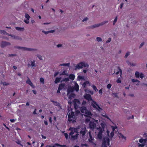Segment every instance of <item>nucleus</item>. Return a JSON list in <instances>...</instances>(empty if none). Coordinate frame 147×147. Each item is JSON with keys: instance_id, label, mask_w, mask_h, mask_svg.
I'll list each match as a JSON object with an SVG mask.
<instances>
[{"instance_id": "1", "label": "nucleus", "mask_w": 147, "mask_h": 147, "mask_svg": "<svg viewBox=\"0 0 147 147\" xmlns=\"http://www.w3.org/2000/svg\"><path fill=\"white\" fill-rule=\"evenodd\" d=\"M89 125L90 128L92 130L95 128L98 130V132L96 138L100 140H102V133L104 131V128L106 126L105 123L104 122H102L100 124V126H97L94 121H91L90 122Z\"/></svg>"}, {"instance_id": "2", "label": "nucleus", "mask_w": 147, "mask_h": 147, "mask_svg": "<svg viewBox=\"0 0 147 147\" xmlns=\"http://www.w3.org/2000/svg\"><path fill=\"white\" fill-rule=\"evenodd\" d=\"M69 130L71 131L69 134V138L73 140L76 139L79 134L77 132L78 131L77 127L76 128L70 127Z\"/></svg>"}, {"instance_id": "3", "label": "nucleus", "mask_w": 147, "mask_h": 147, "mask_svg": "<svg viewBox=\"0 0 147 147\" xmlns=\"http://www.w3.org/2000/svg\"><path fill=\"white\" fill-rule=\"evenodd\" d=\"M107 136L104 137L102 140V142L101 145V147H108L109 145V131H107Z\"/></svg>"}, {"instance_id": "4", "label": "nucleus", "mask_w": 147, "mask_h": 147, "mask_svg": "<svg viewBox=\"0 0 147 147\" xmlns=\"http://www.w3.org/2000/svg\"><path fill=\"white\" fill-rule=\"evenodd\" d=\"M108 22V21H105L99 24H95L93 25L88 26L86 28V29H93L95 28H97L102 26L105 24L107 23Z\"/></svg>"}, {"instance_id": "5", "label": "nucleus", "mask_w": 147, "mask_h": 147, "mask_svg": "<svg viewBox=\"0 0 147 147\" xmlns=\"http://www.w3.org/2000/svg\"><path fill=\"white\" fill-rule=\"evenodd\" d=\"M89 67V65L87 63L84 62H80L77 65L75 66V70H77L78 69H80L84 67Z\"/></svg>"}, {"instance_id": "6", "label": "nucleus", "mask_w": 147, "mask_h": 147, "mask_svg": "<svg viewBox=\"0 0 147 147\" xmlns=\"http://www.w3.org/2000/svg\"><path fill=\"white\" fill-rule=\"evenodd\" d=\"M80 129V134L82 137H83L86 133V127L85 125H82L78 126L77 127V130Z\"/></svg>"}, {"instance_id": "7", "label": "nucleus", "mask_w": 147, "mask_h": 147, "mask_svg": "<svg viewBox=\"0 0 147 147\" xmlns=\"http://www.w3.org/2000/svg\"><path fill=\"white\" fill-rule=\"evenodd\" d=\"M80 109L81 112L83 113L84 115L90 117L92 115L91 112L88 111L85 107H80Z\"/></svg>"}, {"instance_id": "8", "label": "nucleus", "mask_w": 147, "mask_h": 147, "mask_svg": "<svg viewBox=\"0 0 147 147\" xmlns=\"http://www.w3.org/2000/svg\"><path fill=\"white\" fill-rule=\"evenodd\" d=\"M71 111L69 110L68 113V120L69 121H72V118L74 119L75 118V116L74 112L72 111V109H71Z\"/></svg>"}, {"instance_id": "9", "label": "nucleus", "mask_w": 147, "mask_h": 147, "mask_svg": "<svg viewBox=\"0 0 147 147\" xmlns=\"http://www.w3.org/2000/svg\"><path fill=\"white\" fill-rule=\"evenodd\" d=\"M73 103L75 109H77L78 108L80 107V102L79 100L76 99H74Z\"/></svg>"}, {"instance_id": "10", "label": "nucleus", "mask_w": 147, "mask_h": 147, "mask_svg": "<svg viewBox=\"0 0 147 147\" xmlns=\"http://www.w3.org/2000/svg\"><path fill=\"white\" fill-rule=\"evenodd\" d=\"M91 105L94 109L97 110L99 111L102 110V109L97 104L96 102L93 100L92 101Z\"/></svg>"}, {"instance_id": "11", "label": "nucleus", "mask_w": 147, "mask_h": 147, "mask_svg": "<svg viewBox=\"0 0 147 147\" xmlns=\"http://www.w3.org/2000/svg\"><path fill=\"white\" fill-rule=\"evenodd\" d=\"M89 135L88 139L89 142L92 144V145L95 146L96 144L94 142V138L92 137V136L91 134L90 131L89 132Z\"/></svg>"}, {"instance_id": "12", "label": "nucleus", "mask_w": 147, "mask_h": 147, "mask_svg": "<svg viewBox=\"0 0 147 147\" xmlns=\"http://www.w3.org/2000/svg\"><path fill=\"white\" fill-rule=\"evenodd\" d=\"M74 89L72 88H69L67 89V95L69 96V98H70L71 97H74L75 95L74 94H72V93L73 92Z\"/></svg>"}, {"instance_id": "13", "label": "nucleus", "mask_w": 147, "mask_h": 147, "mask_svg": "<svg viewBox=\"0 0 147 147\" xmlns=\"http://www.w3.org/2000/svg\"><path fill=\"white\" fill-rule=\"evenodd\" d=\"M11 45V43L9 42L2 41L1 42L0 46L1 48H3L6 46H10Z\"/></svg>"}, {"instance_id": "14", "label": "nucleus", "mask_w": 147, "mask_h": 147, "mask_svg": "<svg viewBox=\"0 0 147 147\" xmlns=\"http://www.w3.org/2000/svg\"><path fill=\"white\" fill-rule=\"evenodd\" d=\"M84 97L86 99L88 100L89 102L90 101H92L93 100L91 95L87 93L85 94L84 96Z\"/></svg>"}, {"instance_id": "15", "label": "nucleus", "mask_w": 147, "mask_h": 147, "mask_svg": "<svg viewBox=\"0 0 147 147\" xmlns=\"http://www.w3.org/2000/svg\"><path fill=\"white\" fill-rule=\"evenodd\" d=\"M28 67H30L32 68L33 67H35L36 66L35 61L34 60L30 61L28 63Z\"/></svg>"}, {"instance_id": "16", "label": "nucleus", "mask_w": 147, "mask_h": 147, "mask_svg": "<svg viewBox=\"0 0 147 147\" xmlns=\"http://www.w3.org/2000/svg\"><path fill=\"white\" fill-rule=\"evenodd\" d=\"M13 39L15 40H22V38L20 36H16L13 34L11 36Z\"/></svg>"}, {"instance_id": "17", "label": "nucleus", "mask_w": 147, "mask_h": 147, "mask_svg": "<svg viewBox=\"0 0 147 147\" xmlns=\"http://www.w3.org/2000/svg\"><path fill=\"white\" fill-rule=\"evenodd\" d=\"M118 136L119 138L123 141H125L126 140V137L121 133H119Z\"/></svg>"}, {"instance_id": "18", "label": "nucleus", "mask_w": 147, "mask_h": 147, "mask_svg": "<svg viewBox=\"0 0 147 147\" xmlns=\"http://www.w3.org/2000/svg\"><path fill=\"white\" fill-rule=\"evenodd\" d=\"M28 78V79L26 81V83L30 85L33 88H35L34 86L33 85V83L32 82L30 79Z\"/></svg>"}, {"instance_id": "19", "label": "nucleus", "mask_w": 147, "mask_h": 147, "mask_svg": "<svg viewBox=\"0 0 147 147\" xmlns=\"http://www.w3.org/2000/svg\"><path fill=\"white\" fill-rule=\"evenodd\" d=\"M15 28L17 30L20 32H23L25 30V29L24 27H15Z\"/></svg>"}, {"instance_id": "20", "label": "nucleus", "mask_w": 147, "mask_h": 147, "mask_svg": "<svg viewBox=\"0 0 147 147\" xmlns=\"http://www.w3.org/2000/svg\"><path fill=\"white\" fill-rule=\"evenodd\" d=\"M51 101L53 103L54 105L61 107L60 104L57 102L54 101L53 100H51Z\"/></svg>"}, {"instance_id": "21", "label": "nucleus", "mask_w": 147, "mask_h": 147, "mask_svg": "<svg viewBox=\"0 0 147 147\" xmlns=\"http://www.w3.org/2000/svg\"><path fill=\"white\" fill-rule=\"evenodd\" d=\"M74 89L76 91H78L79 90V86L78 84L76 83H75L74 86Z\"/></svg>"}, {"instance_id": "22", "label": "nucleus", "mask_w": 147, "mask_h": 147, "mask_svg": "<svg viewBox=\"0 0 147 147\" xmlns=\"http://www.w3.org/2000/svg\"><path fill=\"white\" fill-rule=\"evenodd\" d=\"M14 48L15 49H21L22 50H24V47H22L18 46H15L14 47Z\"/></svg>"}, {"instance_id": "23", "label": "nucleus", "mask_w": 147, "mask_h": 147, "mask_svg": "<svg viewBox=\"0 0 147 147\" xmlns=\"http://www.w3.org/2000/svg\"><path fill=\"white\" fill-rule=\"evenodd\" d=\"M65 145H61L58 143L55 144L54 145H52V147H57V146L61 147H65Z\"/></svg>"}, {"instance_id": "24", "label": "nucleus", "mask_w": 147, "mask_h": 147, "mask_svg": "<svg viewBox=\"0 0 147 147\" xmlns=\"http://www.w3.org/2000/svg\"><path fill=\"white\" fill-rule=\"evenodd\" d=\"M88 84H89V86L90 85V84L89 82L88 81H87L83 83V84H82V86L84 87H85L86 86V85Z\"/></svg>"}, {"instance_id": "25", "label": "nucleus", "mask_w": 147, "mask_h": 147, "mask_svg": "<svg viewBox=\"0 0 147 147\" xmlns=\"http://www.w3.org/2000/svg\"><path fill=\"white\" fill-rule=\"evenodd\" d=\"M61 79V78H56L55 79V80L54 81L55 83V84H57L59 82H60Z\"/></svg>"}, {"instance_id": "26", "label": "nucleus", "mask_w": 147, "mask_h": 147, "mask_svg": "<svg viewBox=\"0 0 147 147\" xmlns=\"http://www.w3.org/2000/svg\"><path fill=\"white\" fill-rule=\"evenodd\" d=\"M64 86L65 84H60L58 88H60V89L61 90L64 88Z\"/></svg>"}, {"instance_id": "27", "label": "nucleus", "mask_w": 147, "mask_h": 147, "mask_svg": "<svg viewBox=\"0 0 147 147\" xmlns=\"http://www.w3.org/2000/svg\"><path fill=\"white\" fill-rule=\"evenodd\" d=\"M140 74V73L138 71H136L135 73V76L137 78H139Z\"/></svg>"}, {"instance_id": "28", "label": "nucleus", "mask_w": 147, "mask_h": 147, "mask_svg": "<svg viewBox=\"0 0 147 147\" xmlns=\"http://www.w3.org/2000/svg\"><path fill=\"white\" fill-rule=\"evenodd\" d=\"M75 77V76L72 74H70L69 76V78L72 80H73L74 79Z\"/></svg>"}, {"instance_id": "29", "label": "nucleus", "mask_w": 147, "mask_h": 147, "mask_svg": "<svg viewBox=\"0 0 147 147\" xmlns=\"http://www.w3.org/2000/svg\"><path fill=\"white\" fill-rule=\"evenodd\" d=\"M139 142H140L141 143H145L146 142V140L143 139H140L139 140Z\"/></svg>"}, {"instance_id": "30", "label": "nucleus", "mask_w": 147, "mask_h": 147, "mask_svg": "<svg viewBox=\"0 0 147 147\" xmlns=\"http://www.w3.org/2000/svg\"><path fill=\"white\" fill-rule=\"evenodd\" d=\"M70 65V63H63L60 65L61 66H69Z\"/></svg>"}, {"instance_id": "31", "label": "nucleus", "mask_w": 147, "mask_h": 147, "mask_svg": "<svg viewBox=\"0 0 147 147\" xmlns=\"http://www.w3.org/2000/svg\"><path fill=\"white\" fill-rule=\"evenodd\" d=\"M31 48H27V47H24V51H31Z\"/></svg>"}, {"instance_id": "32", "label": "nucleus", "mask_w": 147, "mask_h": 147, "mask_svg": "<svg viewBox=\"0 0 147 147\" xmlns=\"http://www.w3.org/2000/svg\"><path fill=\"white\" fill-rule=\"evenodd\" d=\"M118 69L119 71L116 72V74L117 75L119 73H120L121 75L122 74V71L121 69L119 68H118Z\"/></svg>"}, {"instance_id": "33", "label": "nucleus", "mask_w": 147, "mask_h": 147, "mask_svg": "<svg viewBox=\"0 0 147 147\" xmlns=\"http://www.w3.org/2000/svg\"><path fill=\"white\" fill-rule=\"evenodd\" d=\"M117 17L116 16L115 19L114 20V21H113V25H114L115 24V23H116V22L117 21Z\"/></svg>"}, {"instance_id": "34", "label": "nucleus", "mask_w": 147, "mask_h": 147, "mask_svg": "<svg viewBox=\"0 0 147 147\" xmlns=\"http://www.w3.org/2000/svg\"><path fill=\"white\" fill-rule=\"evenodd\" d=\"M96 40L98 42H101L102 41V38L100 37H97L96 38Z\"/></svg>"}, {"instance_id": "35", "label": "nucleus", "mask_w": 147, "mask_h": 147, "mask_svg": "<svg viewBox=\"0 0 147 147\" xmlns=\"http://www.w3.org/2000/svg\"><path fill=\"white\" fill-rule=\"evenodd\" d=\"M1 84H3L4 86H7L10 85V84L8 83H7L5 82H2Z\"/></svg>"}, {"instance_id": "36", "label": "nucleus", "mask_w": 147, "mask_h": 147, "mask_svg": "<svg viewBox=\"0 0 147 147\" xmlns=\"http://www.w3.org/2000/svg\"><path fill=\"white\" fill-rule=\"evenodd\" d=\"M6 32L4 30H0V33L1 34H5Z\"/></svg>"}, {"instance_id": "37", "label": "nucleus", "mask_w": 147, "mask_h": 147, "mask_svg": "<svg viewBox=\"0 0 147 147\" xmlns=\"http://www.w3.org/2000/svg\"><path fill=\"white\" fill-rule=\"evenodd\" d=\"M25 17L28 19H29L30 18V16L27 13H26L25 15Z\"/></svg>"}, {"instance_id": "38", "label": "nucleus", "mask_w": 147, "mask_h": 147, "mask_svg": "<svg viewBox=\"0 0 147 147\" xmlns=\"http://www.w3.org/2000/svg\"><path fill=\"white\" fill-rule=\"evenodd\" d=\"M112 95L113 96V97H117V98L118 97V94L117 93H113L112 94Z\"/></svg>"}, {"instance_id": "39", "label": "nucleus", "mask_w": 147, "mask_h": 147, "mask_svg": "<svg viewBox=\"0 0 147 147\" xmlns=\"http://www.w3.org/2000/svg\"><path fill=\"white\" fill-rule=\"evenodd\" d=\"M131 81L133 82H137L138 83H139L140 82V81L137 80H135V79H132L131 80Z\"/></svg>"}, {"instance_id": "40", "label": "nucleus", "mask_w": 147, "mask_h": 147, "mask_svg": "<svg viewBox=\"0 0 147 147\" xmlns=\"http://www.w3.org/2000/svg\"><path fill=\"white\" fill-rule=\"evenodd\" d=\"M139 147H143L144 146L145 143H143L141 144H138Z\"/></svg>"}, {"instance_id": "41", "label": "nucleus", "mask_w": 147, "mask_h": 147, "mask_svg": "<svg viewBox=\"0 0 147 147\" xmlns=\"http://www.w3.org/2000/svg\"><path fill=\"white\" fill-rule=\"evenodd\" d=\"M144 77V74L142 73H141L140 74L139 77L141 78L142 79Z\"/></svg>"}, {"instance_id": "42", "label": "nucleus", "mask_w": 147, "mask_h": 147, "mask_svg": "<svg viewBox=\"0 0 147 147\" xmlns=\"http://www.w3.org/2000/svg\"><path fill=\"white\" fill-rule=\"evenodd\" d=\"M16 56V54H9L8 55V56L9 57H13Z\"/></svg>"}, {"instance_id": "43", "label": "nucleus", "mask_w": 147, "mask_h": 147, "mask_svg": "<svg viewBox=\"0 0 147 147\" xmlns=\"http://www.w3.org/2000/svg\"><path fill=\"white\" fill-rule=\"evenodd\" d=\"M36 56H37L38 58L39 59H40V60H42V56L41 55L37 54V55H36Z\"/></svg>"}, {"instance_id": "44", "label": "nucleus", "mask_w": 147, "mask_h": 147, "mask_svg": "<svg viewBox=\"0 0 147 147\" xmlns=\"http://www.w3.org/2000/svg\"><path fill=\"white\" fill-rule=\"evenodd\" d=\"M129 55H130V53H129V52H127V53H126V54H125V56H124V57H125V58H127V57H128Z\"/></svg>"}, {"instance_id": "45", "label": "nucleus", "mask_w": 147, "mask_h": 147, "mask_svg": "<svg viewBox=\"0 0 147 147\" xmlns=\"http://www.w3.org/2000/svg\"><path fill=\"white\" fill-rule=\"evenodd\" d=\"M92 87L93 89L94 90H95L96 92L98 91V90L95 86L94 85H93L92 86Z\"/></svg>"}, {"instance_id": "46", "label": "nucleus", "mask_w": 147, "mask_h": 147, "mask_svg": "<svg viewBox=\"0 0 147 147\" xmlns=\"http://www.w3.org/2000/svg\"><path fill=\"white\" fill-rule=\"evenodd\" d=\"M42 33H44V34H45L46 35H47L49 34L48 31H46L43 30L42 31Z\"/></svg>"}, {"instance_id": "47", "label": "nucleus", "mask_w": 147, "mask_h": 147, "mask_svg": "<svg viewBox=\"0 0 147 147\" xmlns=\"http://www.w3.org/2000/svg\"><path fill=\"white\" fill-rule=\"evenodd\" d=\"M40 82L42 83V84H44V79L42 78H40Z\"/></svg>"}, {"instance_id": "48", "label": "nucleus", "mask_w": 147, "mask_h": 147, "mask_svg": "<svg viewBox=\"0 0 147 147\" xmlns=\"http://www.w3.org/2000/svg\"><path fill=\"white\" fill-rule=\"evenodd\" d=\"M64 135L66 138L67 139L68 137H69V136H68V134L67 133H65L64 134Z\"/></svg>"}, {"instance_id": "49", "label": "nucleus", "mask_w": 147, "mask_h": 147, "mask_svg": "<svg viewBox=\"0 0 147 147\" xmlns=\"http://www.w3.org/2000/svg\"><path fill=\"white\" fill-rule=\"evenodd\" d=\"M111 85L110 84H108L107 86V87L108 89H110L111 88Z\"/></svg>"}, {"instance_id": "50", "label": "nucleus", "mask_w": 147, "mask_h": 147, "mask_svg": "<svg viewBox=\"0 0 147 147\" xmlns=\"http://www.w3.org/2000/svg\"><path fill=\"white\" fill-rule=\"evenodd\" d=\"M63 81L65 82H67L69 81V79L68 78H66L63 79Z\"/></svg>"}, {"instance_id": "51", "label": "nucleus", "mask_w": 147, "mask_h": 147, "mask_svg": "<svg viewBox=\"0 0 147 147\" xmlns=\"http://www.w3.org/2000/svg\"><path fill=\"white\" fill-rule=\"evenodd\" d=\"M111 38H109L108 40H107V41L106 42V43H107L110 42L111 40Z\"/></svg>"}, {"instance_id": "52", "label": "nucleus", "mask_w": 147, "mask_h": 147, "mask_svg": "<svg viewBox=\"0 0 147 147\" xmlns=\"http://www.w3.org/2000/svg\"><path fill=\"white\" fill-rule=\"evenodd\" d=\"M88 19L87 17H86L84 18L82 20L83 22H84L86 21H87L88 20Z\"/></svg>"}, {"instance_id": "53", "label": "nucleus", "mask_w": 147, "mask_h": 147, "mask_svg": "<svg viewBox=\"0 0 147 147\" xmlns=\"http://www.w3.org/2000/svg\"><path fill=\"white\" fill-rule=\"evenodd\" d=\"M136 65V63H131L130 66L134 67Z\"/></svg>"}, {"instance_id": "54", "label": "nucleus", "mask_w": 147, "mask_h": 147, "mask_svg": "<svg viewBox=\"0 0 147 147\" xmlns=\"http://www.w3.org/2000/svg\"><path fill=\"white\" fill-rule=\"evenodd\" d=\"M144 42L142 43L139 46V48H141L144 45Z\"/></svg>"}, {"instance_id": "55", "label": "nucleus", "mask_w": 147, "mask_h": 147, "mask_svg": "<svg viewBox=\"0 0 147 147\" xmlns=\"http://www.w3.org/2000/svg\"><path fill=\"white\" fill-rule=\"evenodd\" d=\"M86 102L85 101L83 100V102H82V105L83 106L85 105L86 104Z\"/></svg>"}, {"instance_id": "56", "label": "nucleus", "mask_w": 147, "mask_h": 147, "mask_svg": "<svg viewBox=\"0 0 147 147\" xmlns=\"http://www.w3.org/2000/svg\"><path fill=\"white\" fill-rule=\"evenodd\" d=\"M29 20L27 19V20H24V21L26 24H28L29 23Z\"/></svg>"}, {"instance_id": "57", "label": "nucleus", "mask_w": 147, "mask_h": 147, "mask_svg": "<svg viewBox=\"0 0 147 147\" xmlns=\"http://www.w3.org/2000/svg\"><path fill=\"white\" fill-rule=\"evenodd\" d=\"M127 63L130 66L131 63L129 61L127 60L126 61Z\"/></svg>"}, {"instance_id": "58", "label": "nucleus", "mask_w": 147, "mask_h": 147, "mask_svg": "<svg viewBox=\"0 0 147 147\" xmlns=\"http://www.w3.org/2000/svg\"><path fill=\"white\" fill-rule=\"evenodd\" d=\"M55 30H51L48 31L49 33H53L55 32Z\"/></svg>"}, {"instance_id": "59", "label": "nucleus", "mask_w": 147, "mask_h": 147, "mask_svg": "<svg viewBox=\"0 0 147 147\" xmlns=\"http://www.w3.org/2000/svg\"><path fill=\"white\" fill-rule=\"evenodd\" d=\"M114 135V132L113 131H112L111 133V136L112 137Z\"/></svg>"}, {"instance_id": "60", "label": "nucleus", "mask_w": 147, "mask_h": 147, "mask_svg": "<svg viewBox=\"0 0 147 147\" xmlns=\"http://www.w3.org/2000/svg\"><path fill=\"white\" fill-rule=\"evenodd\" d=\"M37 51V49H36L31 48V51Z\"/></svg>"}, {"instance_id": "61", "label": "nucleus", "mask_w": 147, "mask_h": 147, "mask_svg": "<svg viewBox=\"0 0 147 147\" xmlns=\"http://www.w3.org/2000/svg\"><path fill=\"white\" fill-rule=\"evenodd\" d=\"M123 4L124 3H121L120 5V8L121 9H122V7H123Z\"/></svg>"}, {"instance_id": "62", "label": "nucleus", "mask_w": 147, "mask_h": 147, "mask_svg": "<svg viewBox=\"0 0 147 147\" xmlns=\"http://www.w3.org/2000/svg\"><path fill=\"white\" fill-rule=\"evenodd\" d=\"M88 93H90L92 95L93 94V92L92 91L88 90Z\"/></svg>"}, {"instance_id": "63", "label": "nucleus", "mask_w": 147, "mask_h": 147, "mask_svg": "<svg viewBox=\"0 0 147 147\" xmlns=\"http://www.w3.org/2000/svg\"><path fill=\"white\" fill-rule=\"evenodd\" d=\"M112 128L113 130L114 131L115 130V129H116L117 128V127H116L113 126L112 127Z\"/></svg>"}, {"instance_id": "64", "label": "nucleus", "mask_w": 147, "mask_h": 147, "mask_svg": "<svg viewBox=\"0 0 147 147\" xmlns=\"http://www.w3.org/2000/svg\"><path fill=\"white\" fill-rule=\"evenodd\" d=\"M99 93L101 94H102V89H100L99 91Z\"/></svg>"}]
</instances>
